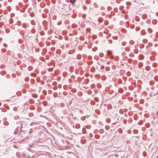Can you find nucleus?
I'll use <instances>...</instances> for the list:
<instances>
[{
  "instance_id": "obj_7",
  "label": "nucleus",
  "mask_w": 158,
  "mask_h": 158,
  "mask_svg": "<svg viewBox=\"0 0 158 158\" xmlns=\"http://www.w3.org/2000/svg\"><path fill=\"white\" fill-rule=\"evenodd\" d=\"M156 114L158 115V111L156 112Z\"/></svg>"
},
{
  "instance_id": "obj_5",
  "label": "nucleus",
  "mask_w": 158,
  "mask_h": 158,
  "mask_svg": "<svg viewBox=\"0 0 158 158\" xmlns=\"http://www.w3.org/2000/svg\"><path fill=\"white\" fill-rule=\"evenodd\" d=\"M4 45H5V47H7V45H6V44H4Z\"/></svg>"
},
{
  "instance_id": "obj_6",
  "label": "nucleus",
  "mask_w": 158,
  "mask_h": 158,
  "mask_svg": "<svg viewBox=\"0 0 158 158\" xmlns=\"http://www.w3.org/2000/svg\"><path fill=\"white\" fill-rule=\"evenodd\" d=\"M103 55L102 54V53H100V54H99V55L100 56H101V57H102V55Z\"/></svg>"
},
{
  "instance_id": "obj_2",
  "label": "nucleus",
  "mask_w": 158,
  "mask_h": 158,
  "mask_svg": "<svg viewBox=\"0 0 158 158\" xmlns=\"http://www.w3.org/2000/svg\"><path fill=\"white\" fill-rule=\"evenodd\" d=\"M107 54L108 55V56H110V58L111 59V60H113V59H114V57L113 56H110V55H111L112 54V52L110 51H107Z\"/></svg>"
},
{
  "instance_id": "obj_1",
  "label": "nucleus",
  "mask_w": 158,
  "mask_h": 158,
  "mask_svg": "<svg viewBox=\"0 0 158 158\" xmlns=\"http://www.w3.org/2000/svg\"><path fill=\"white\" fill-rule=\"evenodd\" d=\"M66 8L65 6H63L61 8V10L60 11L62 14L66 15L68 14V12L66 10Z\"/></svg>"
},
{
  "instance_id": "obj_4",
  "label": "nucleus",
  "mask_w": 158,
  "mask_h": 158,
  "mask_svg": "<svg viewBox=\"0 0 158 158\" xmlns=\"http://www.w3.org/2000/svg\"><path fill=\"white\" fill-rule=\"evenodd\" d=\"M108 42L109 44H110L112 43V40H108Z\"/></svg>"
},
{
  "instance_id": "obj_3",
  "label": "nucleus",
  "mask_w": 158,
  "mask_h": 158,
  "mask_svg": "<svg viewBox=\"0 0 158 158\" xmlns=\"http://www.w3.org/2000/svg\"><path fill=\"white\" fill-rule=\"evenodd\" d=\"M75 1L76 0H70V2L72 4H73Z\"/></svg>"
}]
</instances>
